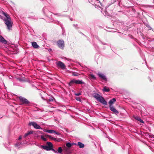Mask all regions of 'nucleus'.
I'll return each mask as SVG.
<instances>
[{
    "label": "nucleus",
    "mask_w": 154,
    "mask_h": 154,
    "mask_svg": "<svg viewBox=\"0 0 154 154\" xmlns=\"http://www.w3.org/2000/svg\"><path fill=\"white\" fill-rule=\"evenodd\" d=\"M19 99L20 101L22 103V104H28L29 103V101L24 97L20 96L19 97Z\"/></svg>",
    "instance_id": "nucleus-6"
},
{
    "label": "nucleus",
    "mask_w": 154,
    "mask_h": 154,
    "mask_svg": "<svg viewBox=\"0 0 154 154\" xmlns=\"http://www.w3.org/2000/svg\"><path fill=\"white\" fill-rule=\"evenodd\" d=\"M73 144L71 143H66V145L67 148H65L64 150L65 151L67 152H69V148H70Z\"/></svg>",
    "instance_id": "nucleus-8"
},
{
    "label": "nucleus",
    "mask_w": 154,
    "mask_h": 154,
    "mask_svg": "<svg viewBox=\"0 0 154 154\" xmlns=\"http://www.w3.org/2000/svg\"><path fill=\"white\" fill-rule=\"evenodd\" d=\"M98 76L100 77L102 79L105 80L106 79V76L103 74L100 73H99L98 74Z\"/></svg>",
    "instance_id": "nucleus-11"
},
{
    "label": "nucleus",
    "mask_w": 154,
    "mask_h": 154,
    "mask_svg": "<svg viewBox=\"0 0 154 154\" xmlns=\"http://www.w3.org/2000/svg\"><path fill=\"white\" fill-rule=\"evenodd\" d=\"M0 42L5 44H6L7 43L6 40L1 35H0Z\"/></svg>",
    "instance_id": "nucleus-13"
},
{
    "label": "nucleus",
    "mask_w": 154,
    "mask_h": 154,
    "mask_svg": "<svg viewBox=\"0 0 154 154\" xmlns=\"http://www.w3.org/2000/svg\"><path fill=\"white\" fill-rule=\"evenodd\" d=\"M78 145L79 146V147L80 148H82L84 147V145L81 142H79L78 143Z\"/></svg>",
    "instance_id": "nucleus-18"
},
{
    "label": "nucleus",
    "mask_w": 154,
    "mask_h": 154,
    "mask_svg": "<svg viewBox=\"0 0 154 154\" xmlns=\"http://www.w3.org/2000/svg\"><path fill=\"white\" fill-rule=\"evenodd\" d=\"M103 91L105 92H109V89L107 87L105 86L103 88Z\"/></svg>",
    "instance_id": "nucleus-20"
},
{
    "label": "nucleus",
    "mask_w": 154,
    "mask_h": 154,
    "mask_svg": "<svg viewBox=\"0 0 154 154\" xmlns=\"http://www.w3.org/2000/svg\"><path fill=\"white\" fill-rule=\"evenodd\" d=\"M3 14L5 17L4 20L5 23L6 25L7 29L9 30L12 29L13 22L10 17L9 15L4 12H3Z\"/></svg>",
    "instance_id": "nucleus-2"
},
{
    "label": "nucleus",
    "mask_w": 154,
    "mask_h": 154,
    "mask_svg": "<svg viewBox=\"0 0 154 154\" xmlns=\"http://www.w3.org/2000/svg\"><path fill=\"white\" fill-rule=\"evenodd\" d=\"M47 136H48V137L50 138V139L53 140L54 137H52L51 136H49L48 135H47Z\"/></svg>",
    "instance_id": "nucleus-22"
},
{
    "label": "nucleus",
    "mask_w": 154,
    "mask_h": 154,
    "mask_svg": "<svg viewBox=\"0 0 154 154\" xmlns=\"http://www.w3.org/2000/svg\"><path fill=\"white\" fill-rule=\"evenodd\" d=\"M93 96L96 98L98 101L103 103L104 105H106L107 104L106 101L105 100L104 98L100 96L98 94H94Z\"/></svg>",
    "instance_id": "nucleus-3"
},
{
    "label": "nucleus",
    "mask_w": 154,
    "mask_h": 154,
    "mask_svg": "<svg viewBox=\"0 0 154 154\" xmlns=\"http://www.w3.org/2000/svg\"><path fill=\"white\" fill-rule=\"evenodd\" d=\"M51 100L52 101L53 100H51L50 99V101H51Z\"/></svg>",
    "instance_id": "nucleus-31"
},
{
    "label": "nucleus",
    "mask_w": 154,
    "mask_h": 154,
    "mask_svg": "<svg viewBox=\"0 0 154 154\" xmlns=\"http://www.w3.org/2000/svg\"><path fill=\"white\" fill-rule=\"evenodd\" d=\"M53 140H54V141H60V139H58L57 140L56 138H54Z\"/></svg>",
    "instance_id": "nucleus-25"
},
{
    "label": "nucleus",
    "mask_w": 154,
    "mask_h": 154,
    "mask_svg": "<svg viewBox=\"0 0 154 154\" xmlns=\"http://www.w3.org/2000/svg\"><path fill=\"white\" fill-rule=\"evenodd\" d=\"M44 131L45 132L51 133H54V131L52 130H45Z\"/></svg>",
    "instance_id": "nucleus-17"
},
{
    "label": "nucleus",
    "mask_w": 154,
    "mask_h": 154,
    "mask_svg": "<svg viewBox=\"0 0 154 154\" xmlns=\"http://www.w3.org/2000/svg\"><path fill=\"white\" fill-rule=\"evenodd\" d=\"M33 131H30L29 132H27V133L25 134L24 135V137H25L26 136H28L29 135L32 134Z\"/></svg>",
    "instance_id": "nucleus-19"
},
{
    "label": "nucleus",
    "mask_w": 154,
    "mask_h": 154,
    "mask_svg": "<svg viewBox=\"0 0 154 154\" xmlns=\"http://www.w3.org/2000/svg\"><path fill=\"white\" fill-rule=\"evenodd\" d=\"M29 125L30 126L32 125L34 128L37 129H42L40 126L38 124H37L35 122H29Z\"/></svg>",
    "instance_id": "nucleus-5"
},
{
    "label": "nucleus",
    "mask_w": 154,
    "mask_h": 154,
    "mask_svg": "<svg viewBox=\"0 0 154 154\" xmlns=\"http://www.w3.org/2000/svg\"><path fill=\"white\" fill-rule=\"evenodd\" d=\"M21 143H18L16 144H15V145L16 146H20L21 145Z\"/></svg>",
    "instance_id": "nucleus-24"
},
{
    "label": "nucleus",
    "mask_w": 154,
    "mask_h": 154,
    "mask_svg": "<svg viewBox=\"0 0 154 154\" xmlns=\"http://www.w3.org/2000/svg\"><path fill=\"white\" fill-rule=\"evenodd\" d=\"M57 65L60 67L62 69H64L65 68V66L64 64L61 61H58L56 63Z\"/></svg>",
    "instance_id": "nucleus-9"
},
{
    "label": "nucleus",
    "mask_w": 154,
    "mask_h": 154,
    "mask_svg": "<svg viewBox=\"0 0 154 154\" xmlns=\"http://www.w3.org/2000/svg\"><path fill=\"white\" fill-rule=\"evenodd\" d=\"M75 83L76 84H84V82L82 80H76L75 79H73L69 83V85H72V83Z\"/></svg>",
    "instance_id": "nucleus-4"
},
{
    "label": "nucleus",
    "mask_w": 154,
    "mask_h": 154,
    "mask_svg": "<svg viewBox=\"0 0 154 154\" xmlns=\"http://www.w3.org/2000/svg\"><path fill=\"white\" fill-rule=\"evenodd\" d=\"M97 1H99V0H96Z\"/></svg>",
    "instance_id": "nucleus-32"
},
{
    "label": "nucleus",
    "mask_w": 154,
    "mask_h": 154,
    "mask_svg": "<svg viewBox=\"0 0 154 154\" xmlns=\"http://www.w3.org/2000/svg\"><path fill=\"white\" fill-rule=\"evenodd\" d=\"M76 100L78 101H79L80 100V99L79 98H76Z\"/></svg>",
    "instance_id": "nucleus-30"
},
{
    "label": "nucleus",
    "mask_w": 154,
    "mask_h": 154,
    "mask_svg": "<svg viewBox=\"0 0 154 154\" xmlns=\"http://www.w3.org/2000/svg\"><path fill=\"white\" fill-rule=\"evenodd\" d=\"M41 138L44 141H46L47 140V139L46 138H45L43 136H41Z\"/></svg>",
    "instance_id": "nucleus-21"
},
{
    "label": "nucleus",
    "mask_w": 154,
    "mask_h": 154,
    "mask_svg": "<svg viewBox=\"0 0 154 154\" xmlns=\"http://www.w3.org/2000/svg\"><path fill=\"white\" fill-rule=\"evenodd\" d=\"M91 78L92 79H95V76L93 75H91Z\"/></svg>",
    "instance_id": "nucleus-27"
},
{
    "label": "nucleus",
    "mask_w": 154,
    "mask_h": 154,
    "mask_svg": "<svg viewBox=\"0 0 154 154\" xmlns=\"http://www.w3.org/2000/svg\"><path fill=\"white\" fill-rule=\"evenodd\" d=\"M72 75L73 76H76L78 75V73L74 72L72 73Z\"/></svg>",
    "instance_id": "nucleus-23"
},
{
    "label": "nucleus",
    "mask_w": 154,
    "mask_h": 154,
    "mask_svg": "<svg viewBox=\"0 0 154 154\" xmlns=\"http://www.w3.org/2000/svg\"><path fill=\"white\" fill-rule=\"evenodd\" d=\"M134 118L135 119L138 121H139L141 123H143L144 122L142 120L140 117H139L138 116H136V117H135Z\"/></svg>",
    "instance_id": "nucleus-16"
},
{
    "label": "nucleus",
    "mask_w": 154,
    "mask_h": 154,
    "mask_svg": "<svg viewBox=\"0 0 154 154\" xmlns=\"http://www.w3.org/2000/svg\"><path fill=\"white\" fill-rule=\"evenodd\" d=\"M54 133H55V134H56L57 135H59L60 134V133H59L58 132H57L55 131H54Z\"/></svg>",
    "instance_id": "nucleus-28"
},
{
    "label": "nucleus",
    "mask_w": 154,
    "mask_h": 154,
    "mask_svg": "<svg viewBox=\"0 0 154 154\" xmlns=\"http://www.w3.org/2000/svg\"><path fill=\"white\" fill-rule=\"evenodd\" d=\"M0 42L5 44H6L7 43L6 40L1 35H0Z\"/></svg>",
    "instance_id": "nucleus-14"
},
{
    "label": "nucleus",
    "mask_w": 154,
    "mask_h": 154,
    "mask_svg": "<svg viewBox=\"0 0 154 154\" xmlns=\"http://www.w3.org/2000/svg\"><path fill=\"white\" fill-rule=\"evenodd\" d=\"M110 110L113 112L115 114H117L119 113L118 111L113 106H109Z\"/></svg>",
    "instance_id": "nucleus-10"
},
{
    "label": "nucleus",
    "mask_w": 154,
    "mask_h": 154,
    "mask_svg": "<svg viewBox=\"0 0 154 154\" xmlns=\"http://www.w3.org/2000/svg\"><path fill=\"white\" fill-rule=\"evenodd\" d=\"M81 94V93H75V95L77 96H79Z\"/></svg>",
    "instance_id": "nucleus-26"
},
{
    "label": "nucleus",
    "mask_w": 154,
    "mask_h": 154,
    "mask_svg": "<svg viewBox=\"0 0 154 154\" xmlns=\"http://www.w3.org/2000/svg\"><path fill=\"white\" fill-rule=\"evenodd\" d=\"M1 16L0 15V17H1Z\"/></svg>",
    "instance_id": "nucleus-33"
},
{
    "label": "nucleus",
    "mask_w": 154,
    "mask_h": 154,
    "mask_svg": "<svg viewBox=\"0 0 154 154\" xmlns=\"http://www.w3.org/2000/svg\"><path fill=\"white\" fill-rule=\"evenodd\" d=\"M58 47L61 48L63 49L64 45V42L62 40H59L57 42Z\"/></svg>",
    "instance_id": "nucleus-7"
},
{
    "label": "nucleus",
    "mask_w": 154,
    "mask_h": 154,
    "mask_svg": "<svg viewBox=\"0 0 154 154\" xmlns=\"http://www.w3.org/2000/svg\"><path fill=\"white\" fill-rule=\"evenodd\" d=\"M47 144L48 146L42 145L41 146V148L48 151L52 150L55 153H61L63 151V150L61 147H59L58 148L57 151L53 149V145L51 142H47Z\"/></svg>",
    "instance_id": "nucleus-1"
},
{
    "label": "nucleus",
    "mask_w": 154,
    "mask_h": 154,
    "mask_svg": "<svg viewBox=\"0 0 154 154\" xmlns=\"http://www.w3.org/2000/svg\"><path fill=\"white\" fill-rule=\"evenodd\" d=\"M32 46L35 48H37L39 47V46L37 45L36 42H32Z\"/></svg>",
    "instance_id": "nucleus-15"
},
{
    "label": "nucleus",
    "mask_w": 154,
    "mask_h": 154,
    "mask_svg": "<svg viewBox=\"0 0 154 154\" xmlns=\"http://www.w3.org/2000/svg\"><path fill=\"white\" fill-rule=\"evenodd\" d=\"M21 138H22V137H21V136H20L18 138V140H20L21 139Z\"/></svg>",
    "instance_id": "nucleus-29"
},
{
    "label": "nucleus",
    "mask_w": 154,
    "mask_h": 154,
    "mask_svg": "<svg viewBox=\"0 0 154 154\" xmlns=\"http://www.w3.org/2000/svg\"><path fill=\"white\" fill-rule=\"evenodd\" d=\"M116 101V99L115 98H113L111 100H110L109 102V106H112V105L113 103L114 102H115Z\"/></svg>",
    "instance_id": "nucleus-12"
}]
</instances>
